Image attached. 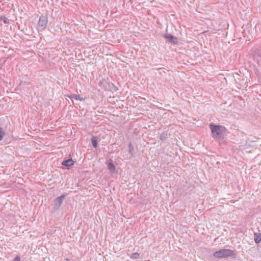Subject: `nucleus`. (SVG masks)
<instances>
[{
	"mask_svg": "<svg viewBox=\"0 0 261 261\" xmlns=\"http://www.w3.org/2000/svg\"><path fill=\"white\" fill-rule=\"evenodd\" d=\"M213 255L217 258H227L228 257L235 258V254L233 251L228 249H222L217 251L214 252Z\"/></svg>",
	"mask_w": 261,
	"mask_h": 261,
	"instance_id": "nucleus-1",
	"label": "nucleus"
},
{
	"mask_svg": "<svg viewBox=\"0 0 261 261\" xmlns=\"http://www.w3.org/2000/svg\"><path fill=\"white\" fill-rule=\"evenodd\" d=\"M210 128L212 130L213 137L214 138H220L225 129L224 127L220 125H216L213 123L210 124Z\"/></svg>",
	"mask_w": 261,
	"mask_h": 261,
	"instance_id": "nucleus-2",
	"label": "nucleus"
},
{
	"mask_svg": "<svg viewBox=\"0 0 261 261\" xmlns=\"http://www.w3.org/2000/svg\"><path fill=\"white\" fill-rule=\"evenodd\" d=\"M47 22V17L45 16L41 15L38 22V29L40 31L44 30L46 29Z\"/></svg>",
	"mask_w": 261,
	"mask_h": 261,
	"instance_id": "nucleus-3",
	"label": "nucleus"
},
{
	"mask_svg": "<svg viewBox=\"0 0 261 261\" xmlns=\"http://www.w3.org/2000/svg\"><path fill=\"white\" fill-rule=\"evenodd\" d=\"M65 198V195H62L57 198H56L54 200V210L57 211L60 207L63 201L64 200Z\"/></svg>",
	"mask_w": 261,
	"mask_h": 261,
	"instance_id": "nucleus-4",
	"label": "nucleus"
},
{
	"mask_svg": "<svg viewBox=\"0 0 261 261\" xmlns=\"http://www.w3.org/2000/svg\"><path fill=\"white\" fill-rule=\"evenodd\" d=\"M164 37L171 43L175 44L177 42V38L172 36L171 34L167 33L165 34Z\"/></svg>",
	"mask_w": 261,
	"mask_h": 261,
	"instance_id": "nucleus-5",
	"label": "nucleus"
},
{
	"mask_svg": "<svg viewBox=\"0 0 261 261\" xmlns=\"http://www.w3.org/2000/svg\"><path fill=\"white\" fill-rule=\"evenodd\" d=\"M73 163H74V161L72 160V159H69L64 161L62 163V165L64 166H66L67 167H70L72 165H73Z\"/></svg>",
	"mask_w": 261,
	"mask_h": 261,
	"instance_id": "nucleus-6",
	"label": "nucleus"
},
{
	"mask_svg": "<svg viewBox=\"0 0 261 261\" xmlns=\"http://www.w3.org/2000/svg\"><path fill=\"white\" fill-rule=\"evenodd\" d=\"M108 168L111 173H116L115 166L112 163H109L108 165Z\"/></svg>",
	"mask_w": 261,
	"mask_h": 261,
	"instance_id": "nucleus-7",
	"label": "nucleus"
},
{
	"mask_svg": "<svg viewBox=\"0 0 261 261\" xmlns=\"http://www.w3.org/2000/svg\"><path fill=\"white\" fill-rule=\"evenodd\" d=\"M68 97L70 98V99L73 98L75 100H79L81 101L85 99L83 97H81L80 95L77 94H71L69 96H68Z\"/></svg>",
	"mask_w": 261,
	"mask_h": 261,
	"instance_id": "nucleus-8",
	"label": "nucleus"
},
{
	"mask_svg": "<svg viewBox=\"0 0 261 261\" xmlns=\"http://www.w3.org/2000/svg\"><path fill=\"white\" fill-rule=\"evenodd\" d=\"M254 241L257 244L259 243L261 241V233H254Z\"/></svg>",
	"mask_w": 261,
	"mask_h": 261,
	"instance_id": "nucleus-9",
	"label": "nucleus"
},
{
	"mask_svg": "<svg viewBox=\"0 0 261 261\" xmlns=\"http://www.w3.org/2000/svg\"><path fill=\"white\" fill-rule=\"evenodd\" d=\"M140 255L138 253H134L131 255L130 258L133 259H136L139 258Z\"/></svg>",
	"mask_w": 261,
	"mask_h": 261,
	"instance_id": "nucleus-10",
	"label": "nucleus"
},
{
	"mask_svg": "<svg viewBox=\"0 0 261 261\" xmlns=\"http://www.w3.org/2000/svg\"><path fill=\"white\" fill-rule=\"evenodd\" d=\"M167 135V132H164L162 133L160 136L161 140L164 141L166 139Z\"/></svg>",
	"mask_w": 261,
	"mask_h": 261,
	"instance_id": "nucleus-11",
	"label": "nucleus"
},
{
	"mask_svg": "<svg viewBox=\"0 0 261 261\" xmlns=\"http://www.w3.org/2000/svg\"><path fill=\"white\" fill-rule=\"evenodd\" d=\"M92 144L94 147L95 148L97 147V140L95 137H93L92 139Z\"/></svg>",
	"mask_w": 261,
	"mask_h": 261,
	"instance_id": "nucleus-12",
	"label": "nucleus"
},
{
	"mask_svg": "<svg viewBox=\"0 0 261 261\" xmlns=\"http://www.w3.org/2000/svg\"><path fill=\"white\" fill-rule=\"evenodd\" d=\"M128 148H129V152L133 155V151L134 150V147L131 143H129L128 145Z\"/></svg>",
	"mask_w": 261,
	"mask_h": 261,
	"instance_id": "nucleus-13",
	"label": "nucleus"
},
{
	"mask_svg": "<svg viewBox=\"0 0 261 261\" xmlns=\"http://www.w3.org/2000/svg\"><path fill=\"white\" fill-rule=\"evenodd\" d=\"M20 259L19 256H17L15 259L14 261H20Z\"/></svg>",
	"mask_w": 261,
	"mask_h": 261,
	"instance_id": "nucleus-14",
	"label": "nucleus"
}]
</instances>
